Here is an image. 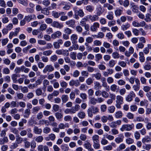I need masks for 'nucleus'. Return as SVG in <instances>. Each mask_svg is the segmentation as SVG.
<instances>
[{
  "label": "nucleus",
  "instance_id": "nucleus-1",
  "mask_svg": "<svg viewBox=\"0 0 151 151\" xmlns=\"http://www.w3.org/2000/svg\"><path fill=\"white\" fill-rule=\"evenodd\" d=\"M99 109L97 107L92 106L89 108L87 111L88 116L92 117L93 116V114H96L99 112Z\"/></svg>",
  "mask_w": 151,
  "mask_h": 151
},
{
  "label": "nucleus",
  "instance_id": "nucleus-2",
  "mask_svg": "<svg viewBox=\"0 0 151 151\" xmlns=\"http://www.w3.org/2000/svg\"><path fill=\"white\" fill-rule=\"evenodd\" d=\"M77 7H75L73 9V10L74 12V18L77 20H78L79 19V16L82 17L84 15V13L82 9H77Z\"/></svg>",
  "mask_w": 151,
  "mask_h": 151
},
{
  "label": "nucleus",
  "instance_id": "nucleus-3",
  "mask_svg": "<svg viewBox=\"0 0 151 151\" xmlns=\"http://www.w3.org/2000/svg\"><path fill=\"white\" fill-rule=\"evenodd\" d=\"M116 104L115 106L118 109L121 108V105L123 103V98L121 96L118 95L116 96Z\"/></svg>",
  "mask_w": 151,
  "mask_h": 151
},
{
  "label": "nucleus",
  "instance_id": "nucleus-4",
  "mask_svg": "<svg viewBox=\"0 0 151 151\" xmlns=\"http://www.w3.org/2000/svg\"><path fill=\"white\" fill-rule=\"evenodd\" d=\"M134 127V125L133 123L131 124H124L120 128V130L122 132L124 130L130 131L133 129Z\"/></svg>",
  "mask_w": 151,
  "mask_h": 151
},
{
  "label": "nucleus",
  "instance_id": "nucleus-5",
  "mask_svg": "<svg viewBox=\"0 0 151 151\" xmlns=\"http://www.w3.org/2000/svg\"><path fill=\"white\" fill-rule=\"evenodd\" d=\"M54 69V68L52 65H47L45 66L43 72L44 73H46L47 72H52L53 71Z\"/></svg>",
  "mask_w": 151,
  "mask_h": 151
},
{
  "label": "nucleus",
  "instance_id": "nucleus-6",
  "mask_svg": "<svg viewBox=\"0 0 151 151\" xmlns=\"http://www.w3.org/2000/svg\"><path fill=\"white\" fill-rule=\"evenodd\" d=\"M100 26L99 24L97 22L94 23L91 27V30L92 32H96Z\"/></svg>",
  "mask_w": 151,
  "mask_h": 151
},
{
  "label": "nucleus",
  "instance_id": "nucleus-7",
  "mask_svg": "<svg viewBox=\"0 0 151 151\" xmlns=\"http://www.w3.org/2000/svg\"><path fill=\"white\" fill-rule=\"evenodd\" d=\"M51 25L53 27L60 29L63 28V26L62 24L56 21L53 22Z\"/></svg>",
  "mask_w": 151,
  "mask_h": 151
},
{
  "label": "nucleus",
  "instance_id": "nucleus-8",
  "mask_svg": "<svg viewBox=\"0 0 151 151\" xmlns=\"http://www.w3.org/2000/svg\"><path fill=\"white\" fill-rule=\"evenodd\" d=\"M65 13L63 12H56L53 11L52 12V16L55 18H58L61 15H65Z\"/></svg>",
  "mask_w": 151,
  "mask_h": 151
},
{
  "label": "nucleus",
  "instance_id": "nucleus-9",
  "mask_svg": "<svg viewBox=\"0 0 151 151\" xmlns=\"http://www.w3.org/2000/svg\"><path fill=\"white\" fill-rule=\"evenodd\" d=\"M63 43V41L61 39L58 40L57 42H54L53 43L54 47L56 49L59 48L60 47V45H62Z\"/></svg>",
  "mask_w": 151,
  "mask_h": 151
},
{
  "label": "nucleus",
  "instance_id": "nucleus-10",
  "mask_svg": "<svg viewBox=\"0 0 151 151\" xmlns=\"http://www.w3.org/2000/svg\"><path fill=\"white\" fill-rule=\"evenodd\" d=\"M24 19L27 22H30L31 20L32 19H36V17L35 15L34 14L28 15L27 16H25L24 17Z\"/></svg>",
  "mask_w": 151,
  "mask_h": 151
},
{
  "label": "nucleus",
  "instance_id": "nucleus-11",
  "mask_svg": "<svg viewBox=\"0 0 151 151\" xmlns=\"http://www.w3.org/2000/svg\"><path fill=\"white\" fill-rule=\"evenodd\" d=\"M118 2L120 5L123 6L124 7H128L129 4V1L119 0Z\"/></svg>",
  "mask_w": 151,
  "mask_h": 151
},
{
  "label": "nucleus",
  "instance_id": "nucleus-12",
  "mask_svg": "<svg viewBox=\"0 0 151 151\" xmlns=\"http://www.w3.org/2000/svg\"><path fill=\"white\" fill-rule=\"evenodd\" d=\"M62 35V33L60 31H57L51 35V37L52 39H55L58 38Z\"/></svg>",
  "mask_w": 151,
  "mask_h": 151
},
{
  "label": "nucleus",
  "instance_id": "nucleus-13",
  "mask_svg": "<svg viewBox=\"0 0 151 151\" xmlns=\"http://www.w3.org/2000/svg\"><path fill=\"white\" fill-rule=\"evenodd\" d=\"M69 84L71 86L74 85L76 86L77 87L80 85V83L78 80H71L69 82Z\"/></svg>",
  "mask_w": 151,
  "mask_h": 151
},
{
  "label": "nucleus",
  "instance_id": "nucleus-14",
  "mask_svg": "<svg viewBox=\"0 0 151 151\" xmlns=\"http://www.w3.org/2000/svg\"><path fill=\"white\" fill-rule=\"evenodd\" d=\"M78 36L76 34H73L70 37V40L73 44H74L77 42Z\"/></svg>",
  "mask_w": 151,
  "mask_h": 151
},
{
  "label": "nucleus",
  "instance_id": "nucleus-15",
  "mask_svg": "<svg viewBox=\"0 0 151 151\" xmlns=\"http://www.w3.org/2000/svg\"><path fill=\"white\" fill-rule=\"evenodd\" d=\"M33 132L35 134L40 135L42 132V129L39 128L37 126H35L33 129Z\"/></svg>",
  "mask_w": 151,
  "mask_h": 151
},
{
  "label": "nucleus",
  "instance_id": "nucleus-16",
  "mask_svg": "<svg viewBox=\"0 0 151 151\" xmlns=\"http://www.w3.org/2000/svg\"><path fill=\"white\" fill-rule=\"evenodd\" d=\"M142 141L143 144H146V143H149L151 142V138L148 136H146L142 138Z\"/></svg>",
  "mask_w": 151,
  "mask_h": 151
},
{
  "label": "nucleus",
  "instance_id": "nucleus-17",
  "mask_svg": "<svg viewBox=\"0 0 151 151\" xmlns=\"http://www.w3.org/2000/svg\"><path fill=\"white\" fill-rule=\"evenodd\" d=\"M65 24L69 27L74 28L75 24V21L74 19H71L66 22Z\"/></svg>",
  "mask_w": 151,
  "mask_h": 151
},
{
  "label": "nucleus",
  "instance_id": "nucleus-18",
  "mask_svg": "<svg viewBox=\"0 0 151 151\" xmlns=\"http://www.w3.org/2000/svg\"><path fill=\"white\" fill-rule=\"evenodd\" d=\"M110 89L113 92H117L119 90V87L115 84H113L111 86Z\"/></svg>",
  "mask_w": 151,
  "mask_h": 151
},
{
  "label": "nucleus",
  "instance_id": "nucleus-19",
  "mask_svg": "<svg viewBox=\"0 0 151 151\" xmlns=\"http://www.w3.org/2000/svg\"><path fill=\"white\" fill-rule=\"evenodd\" d=\"M80 109V106L78 104H76L74 107L71 108V113L72 114H75L76 111H78Z\"/></svg>",
  "mask_w": 151,
  "mask_h": 151
},
{
  "label": "nucleus",
  "instance_id": "nucleus-20",
  "mask_svg": "<svg viewBox=\"0 0 151 151\" xmlns=\"http://www.w3.org/2000/svg\"><path fill=\"white\" fill-rule=\"evenodd\" d=\"M31 114L30 110L29 109H27L24 111L23 114V116L24 118H29Z\"/></svg>",
  "mask_w": 151,
  "mask_h": 151
},
{
  "label": "nucleus",
  "instance_id": "nucleus-21",
  "mask_svg": "<svg viewBox=\"0 0 151 151\" xmlns=\"http://www.w3.org/2000/svg\"><path fill=\"white\" fill-rule=\"evenodd\" d=\"M88 17V18L92 22L97 21L99 19L98 16L96 15H90Z\"/></svg>",
  "mask_w": 151,
  "mask_h": 151
},
{
  "label": "nucleus",
  "instance_id": "nucleus-22",
  "mask_svg": "<svg viewBox=\"0 0 151 151\" xmlns=\"http://www.w3.org/2000/svg\"><path fill=\"white\" fill-rule=\"evenodd\" d=\"M9 140L7 137H4L2 138H0V145H4L5 143H7Z\"/></svg>",
  "mask_w": 151,
  "mask_h": 151
},
{
  "label": "nucleus",
  "instance_id": "nucleus-23",
  "mask_svg": "<svg viewBox=\"0 0 151 151\" xmlns=\"http://www.w3.org/2000/svg\"><path fill=\"white\" fill-rule=\"evenodd\" d=\"M113 13V12H110L108 13L106 18L109 20H112L114 19Z\"/></svg>",
  "mask_w": 151,
  "mask_h": 151
},
{
  "label": "nucleus",
  "instance_id": "nucleus-24",
  "mask_svg": "<svg viewBox=\"0 0 151 151\" xmlns=\"http://www.w3.org/2000/svg\"><path fill=\"white\" fill-rule=\"evenodd\" d=\"M61 99L62 102L64 103H65L68 101L69 97L66 95H63L62 96Z\"/></svg>",
  "mask_w": 151,
  "mask_h": 151
},
{
  "label": "nucleus",
  "instance_id": "nucleus-25",
  "mask_svg": "<svg viewBox=\"0 0 151 151\" xmlns=\"http://www.w3.org/2000/svg\"><path fill=\"white\" fill-rule=\"evenodd\" d=\"M124 138V136L122 135L121 137H117L115 138V142L117 144H119L123 142Z\"/></svg>",
  "mask_w": 151,
  "mask_h": 151
},
{
  "label": "nucleus",
  "instance_id": "nucleus-26",
  "mask_svg": "<svg viewBox=\"0 0 151 151\" xmlns=\"http://www.w3.org/2000/svg\"><path fill=\"white\" fill-rule=\"evenodd\" d=\"M86 9L87 11L91 12L93 11L94 7L92 5H88L86 6Z\"/></svg>",
  "mask_w": 151,
  "mask_h": 151
},
{
  "label": "nucleus",
  "instance_id": "nucleus-27",
  "mask_svg": "<svg viewBox=\"0 0 151 151\" xmlns=\"http://www.w3.org/2000/svg\"><path fill=\"white\" fill-rule=\"evenodd\" d=\"M116 63V61L113 60H110L108 64V66L110 68L113 67Z\"/></svg>",
  "mask_w": 151,
  "mask_h": 151
},
{
  "label": "nucleus",
  "instance_id": "nucleus-28",
  "mask_svg": "<svg viewBox=\"0 0 151 151\" xmlns=\"http://www.w3.org/2000/svg\"><path fill=\"white\" fill-rule=\"evenodd\" d=\"M92 76L93 77H94L97 80L100 79L101 78V75L100 73H97L96 74H92Z\"/></svg>",
  "mask_w": 151,
  "mask_h": 151
},
{
  "label": "nucleus",
  "instance_id": "nucleus-29",
  "mask_svg": "<svg viewBox=\"0 0 151 151\" xmlns=\"http://www.w3.org/2000/svg\"><path fill=\"white\" fill-rule=\"evenodd\" d=\"M95 61L98 62L102 58V55L100 53L97 54L95 55Z\"/></svg>",
  "mask_w": 151,
  "mask_h": 151
},
{
  "label": "nucleus",
  "instance_id": "nucleus-30",
  "mask_svg": "<svg viewBox=\"0 0 151 151\" xmlns=\"http://www.w3.org/2000/svg\"><path fill=\"white\" fill-rule=\"evenodd\" d=\"M56 118L59 121H60L63 117V115L61 113L59 112H56L55 114Z\"/></svg>",
  "mask_w": 151,
  "mask_h": 151
},
{
  "label": "nucleus",
  "instance_id": "nucleus-31",
  "mask_svg": "<svg viewBox=\"0 0 151 151\" xmlns=\"http://www.w3.org/2000/svg\"><path fill=\"white\" fill-rule=\"evenodd\" d=\"M123 115L122 112L121 111H117L115 114V116L116 118H121Z\"/></svg>",
  "mask_w": 151,
  "mask_h": 151
},
{
  "label": "nucleus",
  "instance_id": "nucleus-32",
  "mask_svg": "<svg viewBox=\"0 0 151 151\" xmlns=\"http://www.w3.org/2000/svg\"><path fill=\"white\" fill-rule=\"evenodd\" d=\"M10 130L11 132L16 135L18 134L19 133L18 130L15 128H10Z\"/></svg>",
  "mask_w": 151,
  "mask_h": 151
},
{
  "label": "nucleus",
  "instance_id": "nucleus-33",
  "mask_svg": "<svg viewBox=\"0 0 151 151\" xmlns=\"http://www.w3.org/2000/svg\"><path fill=\"white\" fill-rule=\"evenodd\" d=\"M88 21L87 19L86 18L84 17L82 19L81 21L80 22V24L82 26H83L86 24V22Z\"/></svg>",
  "mask_w": 151,
  "mask_h": 151
},
{
  "label": "nucleus",
  "instance_id": "nucleus-34",
  "mask_svg": "<svg viewBox=\"0 0 151 151\" xmlns=\"http://www.w3.org/2000/svg\"><path fill=\"white\" fill-rule=\"evenodd\" d=\"M104 7L107 8L109 10H112L114 9L113 6L108 3H106L104 5Z\"/></svg>",
  "mask_w": 151,
  "mask_h": 151
},
{
  "label": "nucleus",
  "instance_id": "nucleus-35",
  "mask_svg": "<svg viewBox=\"0 0 151 151\" xmlns=\"http://www.w3.org/2000/svg\"><path fill=\"white\" fill-rule=\"evenodd\" d=\"M85 114L83 112L80 111L77 114V116L80 119L84 118L85 117Z\"/></svg>",
  "mask_w": 151,
  "mask_h": 151
},
{
  "label": "nucleus",
  "instance_id": "nucleus-36",
  "mask_svg": "<svg viewBox=\"0 0 151 151\" xmlns=\"http://www.w3.org/2000/svg\"><path fill=\"white\" fill-rule=\"evenodd\" d=\"M122 11L120 9H117L114 12L115 14L116 17H119L122 14Z\"/></svg>",
  "mask_w": 151,
  "mask_h": 151
},
{
  "label": "nucleus",
  "instance_id": "nucleus-37",
  "mask_svg": "<svg viewBox=\"0 0 151 151\" xmlns=\"http://www.w3.org/2000/svg\"><path fill=\"white\" fill-rule=\"evenodd\" d=\"M99 136L97 135H94L92 137V139L93 141V142H99Z\"/></svg>",
  "mask_w": 151,
  "mask_h": 151
},
{
  "label": "nucleus",
  "instance_id": "nucleus-38",
  "mask_svg": "<svg viewBox=\"0 0 151 151\" xmlns=\"http://www.w3.org/2000/svg\"><path fill=\"white\" fill-rule=\"evenodd\" d=\"M90 103L93 105H95L97 103V99L94 97L91 98L89 101Z\"/></svg>",
  "mask_w": 151,
  "mask_h": 151
},
{
  "label": "nucleus",
  "instance_id": "nucleus-39",
  "mask_svg": "<svg viewBox=\"0 0 151 151\" xmlns=\"http://www.w3.org/2000/svg\"><path fill=\"white\" fill-rule=\"evenodd\" d=\"M94 88L95 89H99L101 88V86L100 83L97 81L95 82L94 83Z\"/></svg>",
  "mask_w": 151,
  "mask_h": 151
},
{
  "label": "nucleus",
  "instance_id": "nucleus-40",
  "mask_svg": "<svg viewBox=\"0 0 151 151\" xmlns=\"http://www.w3.org/2000/svg\"><path fill=\"white\" fill-rule=\"evenodd\" d=\"M18 75L16 74H13L12 76V78L14 83H17V77Z\"/></svg>",
  "mask_w": 151,
  "mask_h": 151
},
{
  "label": "nucleus",
  "instance_id": "nucleus-41",
  "mask_svg": "<svg viewBox=\"0 0 151 151\" xmlns=\"http://www.w3.org/2000/svg\"><path fill=\"white\" fill-rule=\"evenodd\" d=\"M41 12L42 14L46 15H49L50 13L49 11L48 10V9L45 8L42 9L41 10Z\"/></svg>",
  "mask_w": 151,
  "mask_h": 151
},
{
  "label": "nucleus",
  "instance_id": "nucleus-42",
  "mask_svg": "<svg viewBox=\"0 0 151 151\" xmlns=\"http://www.w3.org/2000/svg\"><path fill=\"white\" fill-rule=\"evenodd\" d=\"M130 26V24L127 23L124 25H122L121 27V28L123 30L125 31L129 28Z\"/></svg>",
  "mask_w": 151,
  "mask_h": 151
},
{
  "label": "nucleus",
  "instance_id": "nucleus-43",
  "mask_svg": "<svg viewBox=\"0 0 151 151\" xmlns=\"http://www.w3.org/2000/svg\"><path fill=\"white\" fill-rule=\"evenodd\" d=\"M47 46L46 47H42L41 49V50H44L46 49H49L53 47V45L52 43H48L47 44Z\"/></svg>",
  "mask_w": 151,
  "mask_h": 151
},
{
  "label": "nucleus",
  "instance_id": "nucleus-44",
  "mask_svg": "<svg viewBox=\"0 0 151 151\" xmlns=\"http://www.w3.org/2000/svg\"><path fill=\"white\" fill-rule=\"evenodd\" d=\"M43 140V137L42 136H39L36 137L35 140L37 142H41Z\"/></svg>",
  "mask_w": 151,
  "mask_h": 151
},
{
  "label": "nucleus",
  "instance_id": "nucleus-45",
  "mask_svg": "<svg viewBox=\"0 0 151 151\" xmlns=\"http://www.w3.org/2000/svg\"><path fill=\"white\" fill-rule=\"evenodd\" d=\"M151 14L149 13L145 15L146 18L145 19V20L146 22H150L151 21Z\"/></svg>",
  "mask_w": 151,
  "mask_h": 151
},
{
  "label": "nucleus",
  "instance_id": "nucleus-46",
  "mask_svg": "<svg viewBox=\"0 0 151 151\" xmlns=\"http://www.w3.org/2000/svg\"><path fill=\"white\" fill-rule=\"evenodd\" d=\"M23 141V138L21 137L18 136L16 138V142L18 144L21 143Z\"/></svg>",
  "mask_w": 151,
  "mask_h": 151
},
{
  "label": "nucleus",
  "instance_id": "nucleus-47",
  "mask_svg": "<svg viewBox=\"0 0 151 151\" xmlns=\"http://www.w3.org/2000/svg\"><path fill=\"white\" fill-rule=\"evenodd\" d=\"M103 13L102 8L101 7L98 8L97 9L96 14L98 16H99Z\"/></svg>",
  "mask_w": 151,
  "mask_h": 151
},
{
  "label": "nucleus",
  "instance_id": "nucleus-48",
  "mask_svg": "<svg viewBox=\"0 0 151 151\" xmlns=\"http://www.w3.org/2000/svg\"><path fill=\"white\" fill-rule=\"evenodd\" d=\"M126 143L128 145H130L132 144L134 142V140L130 138H128L126 139Z\"/></svg>",
  "mask_w": 151,
  "mask_h": 151
},
{
  "label": "nucleus",
  "instance_id": "nucleus-49",
  "mask_svg": "<svg viewBox=\"0 0 151 151\" xmlns=\"http://www.w3.org/2000/svg\"><path fill=\"white\" fill-rule=\"evenodd\" d=\"M22 91L23 93H27L28 91V89L27 87L26 86L23 87L22 86H20Z\"/></svg>",
  "mask_w": 151,
  "mask_h": 151
},
{
  "label": "nucleus",
  "instance_id": "nucleus-50",
  "mask_svg": "<svg viewBox=\"0 0 151 151\" xmlns=\"http://www.w3.org/2000/svg\"><path fill=\"white\" fill-rule=\"evenodd\" d=\"M51 131V129L50 127H46L44 128L43 132L46 134L49 133Z\"/></svg>",
  "mask_w": 151,
  "mask_h": 151
},
{
  "label": "nucleus",
  "instance_id": "nucleus-51",
  "mask_svg": "<svg viewBox=\"0 0 151 151\" xmlns=\"http://www.w3.org/2000/svg\"><path fill=\"white\" fill-rule=\"evenodd\" d=\"M64 32L65 34L70 35L72 32V30L68 28H66L65 29Z\"/></svg>",
  "mask_w": 151,
  "mask_h": 151
},
{
  "label": "nucleus",
  "instance_id": "nucleus-52",
  "mask_svg": "<svg viewBox=\"0 0 151 151\" xmlns=\"http://www.w3.org/2000/svg\"><path fill=\"white\" fill-rule=\"evenodd\" d=\"M40 109V108L39 106L35 107L32 109V113H37Z\"/></svg>",
  "mask_w": 151,
  "mask_h": 151
},
{
  "label": "nucleus",
  "instance_id": "nucleus-53",
  "mask_svg": "<svg viewBox=\"0 0 151 151\" xmlns=\"http://www.w3.org/2000/svg\"><path fill=\"white\" fill-rule=\"evenodd\" d=\"M112 56L114 59H118L119 58V54L117 52H113L112 54Z\"/></svg>",
  "mask_w": 151,
  "mask_h": 151
},
{
  "label": "nucleus",
  "instance_id": "nucleus-54",
  "mask_svg": "<svg viewBox=\"0 0 151 151\" xmlns=\"http://www.w3.org/2000/svg\"><path fill=\"white\" fill-rule=\"evenodd\" d=\"M52 50H48L44 51L43 54L45 56H49L52 54Z\"/></svg>",
  "mask_w": 151,
  "mask_h": 151
},
{
  "label": "nucleus",
  "instance_id": "nucleus-55",
  "mask_svg": "<svg viewBox=\"0 0 151 151\" xmlns=\"http://www.w3.org/2000/svg\"><path fill=\"white\" fill-rule=\"evenodd\" d=\"M76 53L74 52H72L70 54V57L73 59L75 60L76 59Z\"/></svg>",
  "mask_w": 151,
  "mask_h": 151
},
{
  "label": "nucleus",
  "instance_id": "nucleus-56",
  "mask_svg": "<svg viewBox=\"0 0 151 151\" xmlns=\"http://www.w3.org/2000/svg\"><path fill=\"white\" fill-rule=\"evenodd\" d=\"M76 31L79 33H81L83 31V28L79 25L77 26L76 27Z\"/></svg>",
  "mask_w": 151,
  "mask_h": 151
},
{
  "label": "nucleus",
  "instance_id": "nucleus-57",
  "mask_svg": "<svg viewBox=\"0 0 151 151\" xmlns=\"http://www.w3.org/2000/svg\"><path fill=\"white\" fill-rule=\"evenodd\" d=\"M93 147L95 149H99L100 147V145L99 142H95L93 143Z\"/></svg>",
  "mask_w": 151,
  "mask_h": 151
},
{
  "label": "nucleus",
  "instance_id": "nucleus-58",
  "mask_svg": "<svg viewBox=\"0 0 151 151\" xmlns=\"http://www.w3.org/2000/svg\"><path fill=\"white\" fill-rule=\"evenodd\" d=\"M47 25L46 24H41L40 27V29L41 30L43 31L45 30L47 28Z\"/></svg>",
  "mask_w": 151,
  "mask_h": 151
},
{
  "label": "nucleus",
  "instance_id": "nucleus-59",
  "mask_svg": "<svg viewBox=\"0 0 151 151\" xmlns=\"http://www.w3.org/2000/svg\"><path fill=\"white\" fill-rule=\"evenodd\" d=\"M10 106L11 108L18 107V104H17V102L15 101H12L10 103Z\"/></svg>",
  "mask_w": 151,
  "mask_h": 151
},
{
  "label": "nucleus",
  "instance_id": "nucleus-60",
  "mask_svg": "<svg viewBox=\"0 0 151 151\" xmlns=\"http://www.w3.org/2000/svg\"><path fill=\"white\" fill-rule=\"evenodd\" d=\"M118 64L122 67H125L127 65L126 63L124 61H119Z\"/></svg>",
  "mask_w": 151,
  "mask_h": 151
},
{
  "label": "nucleus",
  "instance_id": "nucleus-61",
  "mask_svg": "<svg viewBox=\"0 0 151 151\" xmlns=\"http://www.w3.org/2000/svg\"><path fill=\"white\" fill-rule=\"evenodd\" d=\"M101 94L102 96L105 98H107L109 96V94L105 91H103L101 93Z\"/></svg>",
  "mask_w": 151,
  "mask_h": 151
},
{
  "label": "nucleus",
  "instance_id": "nucleus-62",
  "mask_svg": "<svg viewBox=\"0 0 151 151\" xmlns=\"http://www.w3.org/2000/svg\"><path fill=\"white\" fill-rule=\"evenodd\" d=\"M100 109L102 112H105L107 109V106L105 104L102 105L101 106Z\"/></svg>",
  "mask_w": 151,
  "mask_h": 151
},
{
  "label": "nucleus",
  "instance_id": "nucleus-63",
  "mask_svg": "<svg viewBox=\"0 0 151 151\" xmlns=\"http://www.w3.org/2000/svg\"><path fill=\"white\" fill-rule=\"evenodd\" d=\"M145 146H143V149L147 150H149L151 148V145L150 144H145Z\"/></svg>",
  "mask_w": 151,
  "mask_h": 151
},
{
  "label": "nucleus",
  "instance_id": "nucleus-64",
  "mask_svg": "<svg viewBox=\"0 0 151 151\" xmlns=\"http://www.w3.org/2000/svg\"><path fill=\"white\" fill-rule=\"evenodd\" d=\"M115 108L114 106H112L108 107V111L110 113H113L114 111Z\"/></svg>",
  "mask_w": 151,
  "mask_h": 151
}]
</instances>
